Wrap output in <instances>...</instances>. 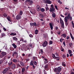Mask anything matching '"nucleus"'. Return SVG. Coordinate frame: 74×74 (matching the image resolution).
Segmentation results:
<instances>
[{"mask_svg":"<svg viewBox=\"0 0 74 74\" xmlns=\"http://www.w3.org/2000/svg\"><path fill=\"white\" fill-rule=\"evenodd\" d=\"M61 70H62V68L59 66L58 68H55L54 71L55 73H56V74H59L60 72L61 71Z\"/></svg>","mask_w":74,"mask_h":74,"instance_id":"obj_1","label":"nucleus"},{"mask_svg":"<svg viewBox=\"0 0 74 74\" xmlns=\"http://www.w3.org/2000/svg\"><path fill=\"white\" fill-rule=\"evenodd\" d=\"M8 71H10V67L5 68L3 71V73L5 74L6 73H7Z\"/></svg>","mask_w":74,"mask_h":74,"instance_id":"obj_2","label":"nucleus"},{"mask_svg":"<svg viewBox=\"0 0 74 74\" xmlns=\"http://www.w3.org/2000/svg\"><path fill=\"white\" fill-rule=\"evenodd\" d=\"M12 56L13 57H14L15 56L16 58H18V52L16 51L13 52Z\"/></svg>","mask_w":74,"mask_h":74,"instance_id":"obj_3","label":"nucleus"},{"mask_svg":"<svg viewBox=\"0 0 74 74\" xmlns=\"http://www.w3.org/2000/svg\"><path fill=\"white\" fill-rule=\"evenodd\" d=\"M60 23H61V24L62 28L64 29V22H63V20L61 18H60Z\"/></svg>","mask_w":74,"mask_h":74,"instance_id":"obj_4","label":"nucleus"},{"mask_svg":"<svg viewBox=\"0 0 74 74\" xmlns=\"http://www.w3.org/2000/svg\"><path fill=\"white\" fill-rule=\"evenodd\" d=\"M7 55V53L5 52H3L1 53V55L0 56V58H2L5 56V55Z\"/></svg>","mask_w":74,"mask_h":74,"instance_id":"obj_5","label":"nucleus"},{"mask_svg":"<svg viewBox=\"0 0 74 74\" xmlns=\"http://www.w3.org/2000/svg\"><path fill=\"white\" fill-rule=\"evenodd\" d=\"M27 2H28V4L30 5H32L33 3V2L32 0H27L25 1L26 3H27Z\"/></svg>","mask_w":74,"mask_h":74,"instance_id":"obj_6","label":"nucleus"},{"mask_svg":"<svg viewBox=\"0 0 74 74\" xmlns=\"http://www.w3.org/2000/svg\"><path fill=\"white\" fill-rule=\"evenodd\" d=\"M45 1V4H52V1H51L50 0H46Z\"/></svg>","mask_w":74,"mask_h":74,"instance_id":"obj_7","label":"nucleus"},{"mask_svg":"<svg viewBox=\"0 0 74 74\" xmlns=\"http://www.w3.org/2000/svg\"><path fill=\"white\" fill-rule=\"evenodd\" d=\"M47 44H48V42L47 41H45L42 44V45L43 47H47Z\"/></svg>","mask_w":74,"mask_h":74,"instance_id":"obj_8","label":"nucleus"},{"mask_svg":"<svg viewBox=\"0 0 74 74\" xmlns=\"http://www.w3.org/2000/svg\"><path fill=\"white\" fill-rule=\"evenodd\" d=\"M48 67H49V65L48 64H46L44 67L45 70H46V71H48V70H49Z\"/></svg>","mask_w":74,"mask_h":74,"instance_id":"obj_9","label":"nucleus"},{"mask_svg":"<svg viewBox=\"0 0 74 74\" xmlns=\"http://www.w3.org/2000/svg\"><path fill=\"white\" fill-rule=\"evenodd\" d=\"M16 19L17 20H19V19H21V16L19 14H18L16 16Z\"/></svg>","mask_w":74,"mask_h":74,"instance_id":"obj_10","label":"nucleus"},{"mask_svg":"<svg viewBox=\"0 0 74 74\" xmlns=\"http://www.w3.org/2000/svg\"><path fill=\"white\" fill-rule=\"evenodd\" d=\"M52 56L53 59H56L57 58H59V57H57L55 56V54H52Z\"/></svg>","mask_w":74,"mask_h":74,"instance_id":"obj_11","label":"nucleus"},{"mask_svg":"<svg viewBox=\"0 0 74 74\" xmlns=\"http://www.w3.org/2000/svg\"><path fill=\"white\" fill-rule=\"evenodd\" d=\"M70 13H69L68 15V16H65L64 18V19L67 20V18H70Z\"/></svg>","mask_w":74,"mask_h":74,"instance_id":"obj_12","label":"nucleus"},{"mask_svg":"<svg viewBox=\"0 0 74 74\" xmlns=\"http://www.w3.org/2000/svg\"><path fill=\"white\" fill-rule=\"evenodd\" d=\"M55 8H50L49 11L50 12H52V11H55Z\"/></svg>","mask_w":74,"mask_h":74,"instance_id":"obj_13","label":"nucleus"},{"mask_svg":"<svg viewBox=\"0 0 74 74\" xmlns=\"http://www.w3.org/2000/svg\"><path fill=\"white\" fill-rule=\"evenodd\" d=\"M7 19H8V21H9V22H11V18H10V16H8V17L6 18Z\"/></svg>","mask_w":74,"mask_h":74,"instance_id":"obj_14","label":"nucleus"},{"mask_svg":"<svg viewBox=\"0 0 74 74\" xmlns=\"http://www.w3.org/2000/svg\"><path fill=\"white\" fill-rule=\"evenodd\" d=\"M25 69L24 68H23L22 69V74H24V73H25Z\"/></svg>","mask_w":74,"mask_h":74,"instance_id":"obj_15","label":"nucleus"},{"mask_svg":"<svg viewBox=\"0 0 74 74\" xmlns=\"http://www.w3.org/2000/svg\"><path fill=\"white\" fill-rule=\"evenodd\" d=\"M64 20L65 21V25L66 26H68V23H67L68 21H67V20L66 19H64Z\"/></svg>","mask_w":74,"mask_h":74,"instance_id":"obj_16","label":"nucleus"},{"mask_svg":"<svg viewBox=\"0 0 74 74\" xmlns=\"http://www.w3.org/2000/svg\"><path fill=\"white\" fill-rule=\"evenodd\" d=\"M49 25L50 26V27L51 29V30H53V26H52V24L51 23H49Z\"/></svg>","mask_w":74,"mask_h":74,"instance_id":"obj_17","label":"nucleus"},{"mask_svg":"<svg viewBox=\"0 0 74 74\" xmlns=\"http://www.w3.org/2000/svg\"><path fill=\"white\" fill-rule=\"evenodd\" d=\"M15 65L14 64H13L12 65H11V67L13 69H14L15 68Z\"/></svg>","mask_w":74,"mask_h":74,"instance_id":"obj_18","label":"nucleus"},{"mask_svg":"<svg viewBox=\"0 0 74 74\" xmlns=\"http://www.w3.org/2000/svg\"><path fill=\"white\" fill-rule=\"evenodd\" d=\"M12 45L14 49H16V48L17 46H16V45H15V44L14 43H13L12 44Z\"/></svg>","mask_w":74,"mask_h":74,"instance_id":"obj_19","label":"nucleus"},{"mask_svg":"<svg viewBox=\"0 0 74 74\" xmlns=\"http://www.w3.org/2000/svg\"><path fill=\"white\" fill-rule=\"evenodd\" d=\"M10 36H14L16 35V33H11L10 34Z\"/></svg>","mask_w":74,"mask_h":74,"instance_id":"obj_20","label":"nucleus"},{"mask_svg":"<svg viewBox=\"0 0 74 74\" xmlns=\"http://www.w3.org/2000/svg\"><path fill=\"white\" fill-rule=\"evenodd\" d=\"M44 60L45 61H44L45 64H47V63H48V60L47 59H45V60Z\"/></svg>","mask_w":74,"mask_h":74,"instance_id":"obj_21","label":"nucleus"},{"mask_svg":"<svg viewBox=\"0 0 74 74\" xmlns=\"http://www.w3.org/2000/svg\"><path fill=\"white\" fill-rule=\"evenodd\" d=\"M62 37H63L64 38H66V34H63L61 35Z\"/></svg>","mask_w":74,"mask_h":74,"instance_id":"obj_22","label":"nucleus"},{"mask_svg":"<svg viewBox=\"0 0 74 74\" xmlns=\"http://www.w3.org/2000/svg\"><path fill=\"white\" fill-rule=\"evenodd\" d=\"M12 38L14 41H17L18 40V38L15 37H13Z\"/></svg>","mask_w":74,"mask_h":74,"instance_id":"obj_23","label":"nucleus"},{"mask_svg":"<svg viewBox=\"0 0 74 74\" xmlns=\"http://www.w3.org/2000/svg\"><path fill=\"white\" fill-rule=\"evenodd\" d=\"M39 16L40 18H44V17L42 14H39Z\"/></svg>","mask_w":74,"mask_h":74,"instance_id":"obj_24","label":"nucleus"},{"mask_svg":"<svg viewBox=\"0 0 74 74\" xmlns=\"http://www.w3.org/2000/svg\"><path fill=\"white\" fill-rule=\"evenodd\" d=\"M13 62H14V63H17V60L14 59L12 60Z\"/></svg>","mask_w":74,"mask_h":74,"instance_id":"obj_25","label":"nucleus"},{"mask_svg":"<svg viewBox=\"0 0 74 74\" xmlns=\"http://www.w3.org/2000/svg\"><path fill=\"white\" fill-rule=\"evenodd\" d=\"M38 30L37 29H36L35 31V34H38Z\"/></svg>","mask_w":74,"mask_h":74,"instance_id":"obj_26","label":"nucleus"},{"mask_svg":"<svg viewBox=\"0 0 74 74\" xmlns=\"http://www.w3.org/2000/svg\"><path fill=\"white\" fill-rule=\"evenodd\" d=\"M52 16L53 18H55L56 17V14L54 13L52 14Z\"/></svg>","mask_w":74,"mask_h":74,"instance_id":"obj_27","label":"nucleus"},{"mask_svg":"<svg viewBox=\"0 0 74 74\" xmlns=\"http://www.w3.org/2000/svg\"><path fill=\"white\" fill-rule=\"evenodd\" d=\"M62 66H64V67H65L66 66V63L64 62H63L62 63Z\"/></svg>","mask_w":74,"mask_h":74,"instance_id":"obj_28","label":"nucleus"},{"mask_svg":"<svg viewBox=\"0 0 74 74\" xmlns=\"http://www.w3.org/2000/svg\"><path fill=\"white\" fill-rule=\"evenodd\" d=\"M42 14L43 15V17H44V16H46V15H47V14L45 12H43L42 13Z\"/></svg>","mask_w":74,"mask_h":74,"instance_id":"obj_29","label":"nucleus"},{"mask_svg":"<svg viewBox=\"0 0 74 74\" xmlns=\"http://www.w3.org/2000/svg\"><path fill=\"white\" fill-rule=\"evenodd\" d=\"M61 51H62V52H63L64 51V49L63 48V47L62 46H61L60 47Z\"/></svg>","mask_w":74,"mask_h":74,"instance_id":"obj_30","label":"nucleus"},{"mask_svg":"<svg viewBox=\"0 0 74 74\" xmlns=\"http://www.w3.org/2000/svg\"><path fill=\"white\" fill-rule=\"evenodd\" d=\"M40 9H41V8H40V6L38 7L37 9V11H40Z\"/></svg>","mask_w":74,"mask_h":74,"instance_id":"obj_31","label":"nucleus"},{"mask_svg":"<svg viewBox=\"0 0 74 74\" xmlns=\"http://www.w3.org/2000/svg\"><path fill=\"white\" fill-rule=\"evenodd\" d=\"M64 40V39L61 38L60 39V41L61 42H62Z\"/></svg>","mask_w":74,"mask_h":74,"instance_id":"obj_32","label":"nucleus"},{"mask_svg":"<svg viewBox=\"0 0 74 74\" xmlns=\"http://www.w3.org/2000/svg\"><path fill=\"white\" fill-rule=\"evenodd\" d=\"M33 61H31L30 63V66H33V65H34V64H33Z\"/></svg>","mask_w":74,"mask_h":74,"instance_id":"obj_33","label":"nucleus"},{"mask_svg":"<svg viewBox=\"0 0 74 74\" xmlns=\"http://www.w3.org/2000/svg\"><path fill=\"white\" fill-rule=\"evenodd\" d=\"M40 53L41 54H43L44 53V51H43V49H40Z\"/></svg>","mask_w":74,"mask_h":74,"instance_id":"obj_34","label":"nucleus"},{"mask_svg":"<svg viewBox=\"0 0 74 74\" xmlns=\"http://www.w3.org/2000/svg\"><path fill=\"white\" fill-rule=\"evenodd\" d=\"M40 11H41V12H44V11H45V9L44 8H42L40 9Z\"/></svg>","mask_w":74,"mask_h":74,"instance_id":"obj_35","label":"nucleus"},{"mask_svg":"<svg viewBox=\"0 0 74 74\" xmlns=\"http://www.w3.org/2000/svg\"><path fill=\"white\" fill-rule=\"evenodd\" d=\"M23 14V12L21 10L20 11V16H21V15H22V14Z\"/></svg>","mask_w":74,"mask_h":74,"instance_id":"obj_36","label":"nucleus"},{"mask_svg":"<svg viewBox=\"0 0 74 74\" xmlns=\"http://www.w3.org/2000/svg\"><path fill=\"white\" fill-rule=\"evenodd\" d=\"M8 65L10 66L12 64V62H9L8 63Z\"/></svg>","mask_w":74,"mask_h":74,"instance_id":"obj_37","label":"nucleus"},{"mask_svg":"<svg viewBox=\"0 0 74 74\" xmlns=\"http://www.w3.org/2000/svg\"><path fill=\"white\" fill-rule=\"evenodd\" d=\"M36 24V22L33 23V25L34 26H37V24Z\"/></svg>","mask_w":74,"mask_h":74,"instance_id":"obj_38","label":"nucleus"},{"mask_svg":"<svg viewBox=\"0 0 74 74\" xmlns=\"http://www.w3.org/2000/svg\"><path fill=\"white\" fill-rule=\"evenodd\" d=\"M53 43V42H52V40H50L49 42V44L50 45H51V44H52Z\"/></svg>","mask_w":74,"mask_h":74,"instance_id":"obj_39","label":"nucleus"},{"mask_svg":"<svg viewBox=\"0 0 74 74\" xmlns=\"http://www.w3.org/2000/svg\"><path fill=\"white\" fill-rule=\"evenodd\" d=\"M61 33V31H59V30L58 32H57V34H58L59 35H60V34Z\"/></svg>","mask_w":74,"mask_h":74,"instance_id":"obj_40","label":"nucleus"},{"mask_svg":"<svg viewBox=\"0 0 74 74\" xmlns=\"http://www.w3.org/2000/svg\"><path fill=\"white\" fill-rule=\"evenodd\" d=\"M45 9L46 11H48V10H49V8L48 7H46Z\"/></svg>","mask_w":74,"mask_h":74,"instance_id":"obj_41","label":"nucleus"},{"mask_svg":"<svg viewBox=\"0 0 74 74\" xmlns=\"http://www.w3.org/2000/svg\"><path fill=\"white\" fill-rule=\"evenodd\" d=\"M22 66H24L25 65L24 64V63L22 62L20 64Z\"/></svg>","mask_w":74,"mask_h":74,"instance_id":"obj_42","label":"nucleus"},{"mask_svg":"<svg viewBox=\"0 0 74 74\" xmlns=\"http://www.w3.org/2000/svg\"><path fill=\"white\" fill-rule=\"evenodd\" d=\"M69 54H70V53H72V51H71V50H69Z\"/></svg>","mask_w":74,"mask_h":74,"instance_id":"obj_43","label":"nucleus"},{"mask_svg":"<svg viewBox=\"0 0 74 74\" xmlns=\"http://www.w3.org/2000/svg\"><path fill=\"white\" fill-rule=\"evenodd\" d=\"M3 16H5V17H7V14L5 13L3 14Z\"/></svg>","mask_w":74,"mask_h":74,"instance_id":"obj_44","label":"nucleus"},{"mask_svg":"<svg viewBox=\"0 0 74 74\" xmlns=\"http://www.w3.org/2000/svg\"><path fill=\"white\" fill-rule=\"evenodd\" d=\"M69 45L70 46V47H72V45H73V43H70L69 44Z\"/></svg>","mask_w":74,"mask_h":74,"instance_id":"obj_45","label":"nucleus"},{"mask_svg":"<svg viewBox=\"0 0 74 74\" xmlns=\"http://www.w3.org/2000/svg\"><path fill=\"white\" fill-rule=\"evenodd\" d=\"M16 65L17 66H18V67H22L21 65L19 64H17Z\"/></svg>","mask_w":74,"mask_h":74,"instance_id":"obj_46","label":"nucleus"},{"mask_svg":"<svg viewBox=\"0 0 74 74\" xmlns=\"http://www.w3.org/2000/svg\"><path fill=\"white\" fill-rule=\"evenodd\" d=\"M1 36L2 37H4L5 36V34L3 33L1 34Z\"/></svg>","mask_w":74,"mask_h":74,"instance_id":"obj_47","label":"nucleus"},{"mask_svg":"<svg viewBox=\"0 0 74 74\" xmlns=\"http://www.w3.org/2000/svg\"><path fill=\"white\" fill-rule=\"evenodd\" d=\"M10 51H14V48H12V47L10 49Z\"/></svg>","mask_w":74,"mask_h":74,"instance_id":"obj_48","label":"nucleus"},{"mask_svg":"<svg viewBox=\"0 0 74 74\" xmlns=\"http://www.w3.org/2000/svg\"><path fill=\"white\" fill-rule=\"evenodd\" d=\"M43 37L44 38H46L47 37V35L46 34H44Z\"/></svg>","mask_w":74,"mask_h":74,"instance_id":"obj_49","label":"nucleus"},{"mask_svg":"<svg viewBox=\"0 0 74 74\" xmlns=\"http://www.w3.org/2000/svg\"><path fill=\"white\" fill-rule=\"evenodd\" d=\"M66 39L67 40H69V39H70V37L69 36H67L66 37Z\"/></svg>","mask_w":74,"mask_h":74,"instance_id":"obj_50","label":"nucleus"},{"mask_svg":"<svg viewBox=\"0 0 74 74\" xmlns=\"http://www.w3.org/2000/svg\"><path fill=\"white\" fill-rule=\"evenodd\" d=\"M69 54V56L70 57H71V56H73V54H72V53Z\"/></svg>","mask_w":74,"mask_h":74,"instance_id":"obj_51","label":"nucleus"},{"mask_svg":"<svg viewBox=\"0 0 74 74\" xmlns=\"http://www.w3.org/2000/svg\"><path fill=\"white\" fill-rule=\"evenodd\" d=\"M29 36L30 37H31V38L33 37V36L32 35V34H30L29 35Z\"/></svg>","mask_w":74,"mask_h":74,"instance_id":"obj_52","label":"nucleus"},{"mask_svg":"<svg viewBox=\"0 0 74 74\" xmlns=\"http://www.w3.org/2000/svg\"><path fill=\"white\" fill-rule=\"evenodd\" d=\"M43 73L44 74H47V73H46V71L45 70H44L43 71Z\"/></svg>","mask_w":74,"mask_h":74,"instance_id":"obj_53","label":"nucleus"},{"mask_svg":"<svg viewBox=\"0 0 74 74\" xmlns=\"http://www.w3.org/2000/svg\"><path fill=\"white\" fill-rule=\"evenodd\" d=\"M63 44L64 45V47H66V43H65V41L63 42Z\"/></svg>","mask_w":74,"mask_h":74,"instance_id":"obj_54","label":"nucleus"},{"mask_svg":"<svg viewBox=\"0 0 74 74\" xmlns=\"http://www.w3.org/2000/svg\"><path fill=\"white\" fill-rule=\"evenodd\" d=\"M17 43L18 45H20V44H21V42H20V41H18L17 42Z\"/></svg>","mask_w":74,"mask_h":74,"instance_id":"obj_55","label":"nucleus"},{"mask_svg":"<svg viewBox=\"0 0 74 74\" xmlns=\"http://www.w3.org/2000/svg\"><path fill=\"white\" fill-rule=\"evenodd\" d=\"M56 55L57 56H59V54L57 53H55Z\"/></svg>","mask_w":74,"mask_h":74,"instance_id":"obj_56","label":"nucleus"},{"mask_svg":"<svg viewBox=\"0 0 74 74\" xmlns=\"http://www.w3.org/2000/svg\"><path fill=\"white\" fill-rule=\"evenodd\" d=\"M63 58H66V55L64 54H63L62 55Z\"/></svg>","mask_w":74,"mask_h":74,"instance_id":"obj_57","label":"nucleus"},{"mask_svg":"<svg viewBox=\"0 0 74 74\" xmlns=\"http://www.w3.org/2000/svg\"><path fill=\"white\" fill-rule=\"evenodd\" d=\"M30 25L31 26H33V23H30Z\"/></svg>","mask_w":74,"mask_h":74,"instance_id":"obj_58","label":"nucleus"},{"mask_svg":"<svg viewBox=\"0 0 74 74\" xmlns=\"http://www.w3.org/2000/svg\"><path fill=\"white\" fill-rule=\"evenodd\" d=\"M27 56H28L29 57L32 56V54H28Z\"/></svg>","mask_w":74,"mask_h":74,"instance_id":"obj_59","label":"nucleus"},{"mask_svg":"<svg viewBox=\"0 0 74 74\" xmlns=\"http://www.w3.org/2000/svg\"><path fill=\"white\" fill-rule=\"evenodd\" d=\"M52 47H49V50H50V51H52Z\"/></svg>","mask_w":74,"mask_h":74,"instance_id":"obj_60","label":"nucleus"},{"mask_svg":"<svg viewBox=\"0 0 74 74\" xmlns=\"http://www.w3.org/2000/svg\"><path fill=\"white\" fill-rule=\"evenodd\" d=\"M54 7L56 10H57L58 9V6H57L56 5H55Z\"/></svg>","mask_w":74,"mask_h":74,"instance_id":"obj_61","label":"nucleus"},{"mask_svg":"<svg viewBox=\"0 0 74 74\" xmlns=\"http://www.w3.org/2000/svg\"><path fill=\"white\" fill-rule=\"evenodd\" d=\"M34 64H35V65H36V64H37V62L36 61H34Z\"/></svg>","mask_w":74,"mask_h":74,"instance_id":"obj_62","label":"nucleus"},{"mask_svg":"<svg viewBox=\"0 0 74 74\" xmlns=\"http://www.w3.org/2000/svg\"><path fill=\"white\" fill-rule=\"evenodd\" d=\"M42 25H44L45 24V21H44L42 23Z\"/></svg>","mask_w":74,"mask_h":74,"instance_id":"obj_63","label":"nucleus"},{"mask_svg":"<svg viewBox=\"0 0 74 74\" xmlns=\"http://www.w3.org/2000/svg\"><path fill=\"white\" fill-rule=\"evenodd\" d=\"M69 19H70V21H71V20H72V17L71 16L69 18Z\"/></svg>","mask_w":74,"mask_h":74,"instance_id":"obj_64","label":"nucleus"}]
</instances>
